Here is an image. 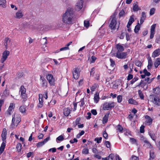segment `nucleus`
<instances>
[{"label": "nucleus", "mask_w": 160, "mask_h": 160, "mask_svg": "<svg viewBox=\"0 0 160 160\" xmlns=\"http://www.w3.org/2000/svg\"><path fill=\"white\" fill-rule=\"evenodd\" d=\"M80 102V106L81 107H83L85 104L84 101V99L83 98L81 100Z\"/></svg>", "instance_id": "obj_63"}, {"label": "nucleus", "mask_w": 160, "mask_h": 160, "mask_svg": "<svg viewBox=\"0 0 160 160\" xmlns=\"http://www.w3.org/2000/svg\"><path fill=\"white\" fill-rule=\"evenodd\" d=\"M10 52L8 50H5L2 53V55L0 60V62L3 63L7 59L9 55Z\"/></svg>", "instance_id": "obj_8"}, {"label": "nucleus", "mask_w": 160, "mask_h": 160, "mask_svg": "<svg viewBox=\"0 0 160 160\" xmlns=\"http://www.w3.org/2000/svg\"><path fill=\"white\" fill-rule=\"evenodd\" d=\"M112 18L109 24V27L112 30H115L117 28H118L119 26L118 25L116 18L115 15H113L112 16Z\"/></svg>", "instance_id": "obj_5"}, {"label": "nucleus", "mask_w": 160, "mask_h": 160, "mask_svg": "<svg viewBox=\"0 0 160 160\" xmlns=\"http://www.w3.org/2000/svg\"><path fill=\"white\" fill-rule=\"evenodd\" d=\"M0 7L4 8H7V2L6 0H0Z\"/></svg>", "instance_id": "obj_22"}, {"label": "nucleus", "mask_w": 160, "mask_h": 160, "mask_svg": "<svg viewBox=\"0 0 160 160\" xmlns=\"http://www.w3.org/2000/svg\"><path fill=\"white\" fill-rule=\"evenodd\" d=\"M146 18V13L144 12H142V16L140 20V24H142L144 22Z\"/></svg>", "instance_id": "obj_26"}, {"label": "nucleus", "mask_w": 160, "mask_h": 160, "mask_svg": "<svg viewBox=\"0 0 160 160\" xmlns=\"http://www.w3.org/2000/svg\"><path fill=\"white\" fill-rule=\"evenodd\" d=\"M130 160H139V158L138 157L134 155H132Z\"/></svg>", "instance_id": "obj_59"}, {"label": "nucleus", "mask_w": 160, "mask_h": 160, "mask_svg": "<svg viewBox=\"0 0 160 160\" xmlns=\"http://www.w3.org/2000/svg\"><path fill=\"white\" fill-rule=\"evenodd\" d=\"M144 146L147 148H152L151 144L148 141L146 142L144 144Z\"/></svg>", "instance_id": "obj_45"}, {"label": "nucleus", "mask_w": 160, "mask_h": 160, "mask_svg": "<svg viewBox=\"0 0 160 160\" xmlns=\"http://www.w3.org/2000/svg\"><path fill=\"white\" fill-rule=\"evenodd\" d=\"M116 48L118 50L117 52H121L124 50V47L121 44H118L116 45Z\"/></svg>", "instance_id": "obj_24"}, {"label": "nucleus", "mask_w": 160, "mask_h": 160, "mask_svg": "<svg viewBox=\"0 0 160 160\" xmlns=\"http://www.w3.org/2000/svg\"><path fill=\"white\" fill-rule=\"evenodd\" d=\"M84 26L86 28H88L89 26V21L87 20H85L84 21Z\"/></svg>", "instance_id": "obj_50"}, {"label": "nucleus", "mask_w": 160, "mask_h": 160, "mask_svg": "<svg viewBox=\"0 0 160 160\" xmlns=\"http://www.w3.org/2000/svg\"><path fill=\"white\" fill-rule=\"evenodd\" d=\"M102 135L104 138L107 139L108 138V134L106 131H104L102 133Z\"/></svg>", "instance_id": "obj_55"}, {"label": "nucleus", "mask_w": 160, "mask_h": 160, "mask_svg": "<svg viewBox=\"0 0 160 160\" xmlns=\"http://www.w3.org/2000/svg\"><path fill=\"white\" fill-rule=\"evenodd\" d=\"M140 24L138 22L137 25L135 26L134 29V32L135 33H137L140 29Z\"/></svg>", "instance_id": "obj_34"}, {"label": "nucleus", "mask_w": 160, "mask_h": 160, "mask_svg": "<svg viewBox=\"0 0 160 160\" xmlns=\"http://www.w3.org/2000/svg\"><path fill=\"white\" fill-rule=\"evenodd\" d=\"M40 80L41 81V85L42 87L46 88L47 86V82L44 78L41 77Z\"/></svg>", "instance_id": "obj_20"}, {"label": "nucleus", "mask_w": 160, "mask_h": 160, "mask_svg": "<svg viewBox=\"0 0 160 160\" xmlns=\"http://www.w3.org/2000/svg\"><path fill=\"white\" fill-rule=\"evenodd\" d=\"M20 121L19 117L18 115L12 116V123L10 126V128H13L17 127Z\"/></svg>", "instance_id": "obj_4"}, {"label": "nucleus", "mask_w": 160, "mask_h": 160, "mask_svg": "<svg viewBox=\"0 0 160 160\" xmlns=\"http://www.w3.org/2000/svg\"><path fill=\"white\" fill-rule=\"evenodd\" d=\"M74 13L71 9H68L62 15V21L66 24H70L72 22Z\"/></svg>", "instance_id": "obj_1"}, {"label": "nucleus", "mask_w": 160, "mask_h": 160, "mask_svg": "<svg viewBox=\"0 0 160 160\" xmlns=\"http://www.w3.org/2000/svg\"><path fill=\"white\" fill-rule=\"evenodd\" d=\"M24 14L22 10H18L16 12L14 16V17L18 19H20L23 17Z\"/></svg>", "instance_id": "obj_14"}, {"label": "nucleus", "mask_w": 160, "mask_h": 160, "mask_svg": "<svg viewBox=\"0 0 160 160\" xmlns=\"http://www.w3.org/2000/svg\"><path fill=\"white\" fill-rule=\"evenodd\" d=\"M92 152L95 154H98V151L96 148H93L92 149Z\"/></svg>", "instance_id": "obj_62"}, {"label": "nucleus", "mask_w": 160, "mask_h": 160, "mask_svg": "<svg viewBox=\"0 0 160 160\" xmlns=\"http://www.w3.org/2000/svg\"><path fill=\"white\" fill-rule=\"evenodd\" d=\"M7 136V130L6 129L4 128L3 129L2 133L1 135L2 139V142L0 148V154L2 153L4 150V148L6 146V139Z\"/></svg>", "instance_id": "obj_2"}, {"label": "nucleus", "mask_w": 160, "mask_h": 160, "mask_svg": "<svg viewBox=\"0 0 160 160\" xmlns=\"http://www.w3.org/2000/svg\"><path fill=\"white\" fill-rule=\"evenodd\" d=\"M99 99V94L98 93H96L95 95L94 98V102L96 103H98Z\"/></svg>", "instance_id": "obj_31"}, {"label": "nucleus", "mask_w": 160, "mask_h": 160, "mask_svg": "<svg viewBox=\"0 0 160 160\" xmlns=\"http://www.w3.org/2000/svg\"><path fill=\"white\" fill-rule=\"evenodd\" d=\"M145 119V124L148 125H150L152 121V119L148 115H146L144 116Z\"/></svg>", "instance_id": "obj_16"}, {"label": "nucleus", "mask_w": 160, "mask_h": 160, "mask_svg": "<svg viewBox=\"0 0 160 160\" xmlns=\"http://www.w3.org/2000/svg\"><path fill=\"white\" fill-rule=\"evenodd\" d=\"M117 130L118 132L120 133H122L123 130V127L120 125H118L116 127Z\"/></svg>", "instance_id": "obj_32"}, {"label": "nucleus", "mask_w": 160, "mask_h": 160, "mask_svg": "<svg viewBox=\"0 0 160 160\" xmlns=\"http://www.w3.org/2000/svg\"><path fill=\"white\" fill-rule=\"evenodd\" d=\"M72 42H69V43L66 45L65 47L62 48H61L59 50L60 51H66L69 49V48L68 47L69 46H70L71 44L72 43Z\"/></svg>", "instance_id": "obj_28"}, {"label": "nucleus", "mask_w": 160, "mask_h": 160, "mask_svg": "<svg viewBox=\"0 0 160 160\" xmlns=\"http://www.w3.org/2000/svg\"><path fill=\"white\" fill-rule=\"evenodd\" d=\"M109 117V114H106L102 118V123L105 124L107 122Z\"/></svg>", "instance_id": "obj_30"}, {"label": "nucleus", "mask_w": 160, "mask_h": 160, "mask_svg": "<svg viewBox=\"0 0 160 160\" xmlns=\"http://www.w3.org/2000/svg\"><path fill=\"white\" fill-rule=\"evenodd\" d=\"M116 103L113 102H105L103 105V109L104 110H108L114 108Z\"/></svg>", "instance_id": "obj_6"}, {"label": "nucleus", "mask_w": 160, "mask_h": 160, "mask_svg": "<svg viewBox=\"0 0 160 160\" xmlns=\"http://www.w3.org/2000/svg\"><path fill=\"white\" fill-rule=\"evenodd\" d=\"M160 55V49H158L155 50L152 53V57L155 58Z\"/></svg>", "instance_id": "obj_21"}, {"label": "nucleus", "mask_w": 160, "mask_h": 160, "mask_svg": "<svg viewBox=\"0 0 160 160\" xmlns=\"http://www.w3.org/2000/svg\"><path fill=\"white\" fill-rule=\"evenodd\" d=\"M152 102L155 105L160 106V96L153 95H152Z\"/></svg>", "instance_id": "obj_9"}, {"label": "nucleus", "mask_w": 160, "mask_h": 160, "mask_svg": "<svg viewBox=\"0 0 160 160\" xmlns=\"http://www.w3.org/2000/svg\"><path fill=\"white\" fill-rule=\"evenodd\" d=\"M134 16L133 15H132L130 17L129 21L128 23L127 26L128 27H130V26L131 25L132 23L134 21Z\"/></svg>", "instance_id": "obj_27"}, {"label": "nucleus", "mask_w": 160, "mask_h": 160, "mask_svg": "<svg viewBox=\"0 0 160 160\" xmlns=\"http://www.w3.org/2000/svg\"><path fill=\"white\" fill-rule=\"evenodd\" d=\"M4 45L6 49L8 48V45H11V41L9 38L7 37L5 38Z\"/></svg>", "instance_id": "obj_18"}, {"label": "nucleus", "mask_w": 160, "mask_h": 160, "mask_svg": "<svg viewBox=\"0 0 160 160\" xmlns=\"http://www.w3.org/2000/svg\"><path fill=\"white\" fill-rule=\"evenodd\" d=\"M102 139V138L101 137H100L99 138H96L94 140L95 141H96L97 143H99L101 142Z\"/></svg>", "instance_id": "obj_51"}, {"label": "nucleus", "mask_w": 160, "mask_h": 160, "mask_svg": "<svg viewBox=\"0 0 160 160\" xmlns=\"http://www.w3.org/2000/svg\"><path fill=\"white\" fill-rule=\"evenodd\" d=\"M127 55V53L126 52H117L116 54V57L119 59L125 58Z\"/></svg>", "instance_id": "obj_13"}, {"label": "nucleus", "mask_w": 160, "mask_h": 160, "mask_svg": "<svg viewBox=\"0 0 160 160\" xmlns=\"http://www.w3.org/2000/svg\"><path fill=\"white\" fill-rule=\"evenodd\" d=\"M44 26L43 25H40L38 28V29L39 31H42L44 30Z\"/></svg>", "instance_id": "obj_57"}, {"label": "nucleus", "mask_w": 160, "mask_h": 160, "mask_svg": "<svg viewBox=\"0 0 160 160\" xmlns=\"http://www.w3.org/2000/svg\"><path fill=\"white\" fill-rule=\"evenodd\" d=\"M97 85L96 84H95L94 85H93L91 87V91H92V92H93L94 91L96 88H97Z\"/></svg>", "instance_id": "obj_61"}, {"label": "nucleus", "mask_w": 160, "mask_h": 160, "mask_svg": "<svg viewBox=\"0 0 160 160\" xmlns=\"http://www.w3.org/2000/svg\"><path fill=\"white\" fill-rule=\"evenodd\" d=\"M83 0H78L76 4L75 9L78 11L81 10L83 7Z\"/></svg>", "instance_id": "obj_12"}, {"label": "nucleus", "mask_w": 160, "mask_h": 160, "mask_svg": "<svg viewBox=\"0 0 160 160\" xmlns=\"http://www.w3.org/2000/svg\"><path fill=\"white\" fill-rule=\"evenodd\" d=\"M156 11V9L155 8H152L150 9L149 12V14L150 16L153 15Z\"/></svg>", "instance_id": "obj_44"}, {"label": "nucleus", "mask_w": 160, "mask_h": 160, "mask_svg": "<svg viewBox=\"0 0 160 160\" xmlns=\"http://www.w3.org/2000/svg\"><path fill=\"white\" fill-rule=\"evenodd\" d=\"M135 64L136 66H138L139 68H140L142 65L141 62L138 61H136L135 62Z\"/></svg>", "instance_id": "obj_54"}, {"label": "nucleus", "mask_w": 160, "mask_h": 160, "mask_svg": "<svg viewBox=\"0 0 160 160\" xmlns=\"http://www.w3.org/2000/svg\"><path fill=\"white\" fill-rule=\"evenodd\" d=\"M149 135L152 140L154 141L155 140L156 138V136L155 133L152 132H150L149 133Z\"/></svg>", "instance_id": "obj_39"}, {"label": "nucleus", "mask_w": 160, "mask_h": 160, "mask_svg": "<svg viewBox=\"0 0 160 160\" xmlns=\"http://www.w3.org/2000/svg\"><path fill=\"white\" fill-rule=\"evenodd\" d=\"M152 65V61L151 58H148V64L147 66V68L148 70H149L151 69Z\"/></svg>", "instance_id": "obj_25"}, {"label": "nucleus", "mask_w": 160, "mask_h": 160, "mask_svg": "<svg viewBox=\"0 0 160 160\" xmlns=\"http://www.w3.org/2000/svg\"><path fill=\"white\" fill-rule=\"evenodd\" d=\"M133 11L135 12L138 11L139 10L138 5L136 4L134 5L133 6Z\"/></svg>", "instance_id": "obj_49"}, {"label": "nucleus", "mask_w": 160, "mask_h": 160, "mask_svg": "<svg viewBox=\"0 0 160 160\" xmlns=\"http://www.w3.org/2000/svg\"><path fill=\"white\" fill-rule=\"evenodd\" d=\"M155 157V155L154 152L152 150H151L150 152V158L149 160H152Z\"/></svg>", "instance_id": "obj_35"}, {"label": "nucleus", "mask_w": 160, "mask_h": 160, "mask_svg": "<svg viewBox=\"0 0 160 160\" xmlns=\"http://www.w3.org/2000/svg\"><path fill=\"white\" fill-rule=\"evenodd\" d=\"M91 113L90 112H88L87 113V116H86V118L87 119H90L91 118Z\"/></svg>", "instance_id": "obj_64"}, {"label": "nucleus", "mask_w": 160, "mask_h": 160, "mask_svg": "<svg viewBox=\"0 0 160 160\" xmlns=\"http://www.w3.org/2000/svg\"><path fill=\"white\" fill-rule=\"evenodd\" d=\"M106 146L107 148H110L111 147V144L110 142L108 141H105L104 143Z\"/></svg>", "instance_id": "obj_53"}, {"label": "nucleus", "mask_w": 160, "mask_h": 160, "mask_svg": "<svg viewBox=\"0 0 160 160\" xmlns=\"http://www.w3.org/2000/svg\"><path fill=\"white\" fill-rule=\"evenodd\" d=\"M144 126L143 125H142L140 128V131L141 133L144 132Z\"/></svg>", "instance_id": "obj_60"}, {"label": "nucleus", "mask_w": 160, "mask_h": 160, "mask_svg": "<svg viewBox=\"0 0 160 160\" xmlns=\"http://www.w3.org/2000/svg\"><path fill=\"white\" fill-rule=\"evenodd\" d=\"M117 102L118 103L121 102L122 100V95H118L117 97Z\"/></svg>", "instance_id": "obj_48"}, {"label": "nucleus", "mask_w": 160, "mask_h": 160, "mask_svg": "<svg viewBox=\"0 0 160 160\" xmlns=\"http://www.w3.org/2000/svg\"><path fill=\"white\" fill-rule=\"evenodd\" d=\"M143 73L144 74L141 75V77L142 78H145L146 76H149L151 75V73L148 72L146 68L143 70Z\"/></svg>", "instance_id": "obj_19"}, {"label": "nucleus", "mask_w": 160, "mask_h": 160, "mask_svg": "<svg viewBox=\"0 0 160 160\" xmlns=\"http://www.w3.org/2000/svg\"><path fill=\"white\" fill-rule=\"evenodd\" d=\"M9 95V91L7 89H6L3 92L2 96L3 97H6L8 96Z\"/></svg>", "instance_id": "obj_40"}, {"label": "nucleus", "mask_w": 160, "mask_h": 160, "mask_svg": "<svg viewBox=\"0 0 160 160\" xmlns=\"http://www.w3.org/2000/svg\"><path fill=\"white\" fill-rule=\"evenodd\" d=\"M26 89L23 86H21L19 89V94L21 97L24 101H26L27 98V95L26 93Z\"/></svg>", "instance_id": "obj_7"}, {"label": "nucleus", "mask_w": 160, "mask_h": 160, "mask_svg": "<svg viewBox=\"0 0 160 160\" xmlns=\"http://www.w3.org/2000/svg\"><path fill=\"white\" fill-rule=\"evenodd\" d=\"M15 107V104L13 103H11L8 109L7 112L9 115H11L12 112Z\"/></svg>", "instance_id": "obj_17"}, {"label": "nucleus", "mask_w": 160, "mask_h": 160, "mask_svg": "<svg viewBox=\"0 0 160 160\" xmlns=\"http://www.w3.org/2000/svg\"><path fill=\"white\" fill-rule=\"evenodd\" d=\"M82 153L83 154H88L89 153V150L87 148H84L82 150Z\"/></svg>", "instance_id": "obj_42"}, {"label": "nucleus", "mask_w": 160, "mask_h": 160, "mask_svg": "<svg viewBox=\"0 0 160 160\" xmlns=\"http://www.w3.org/2000/svg\"><path fill=\"white\" fill-rule=\"evenodd\" d=\"M39 103L38 105V108H42L43 105V102L44 99L45 100L48 98V92H45L43 94H39Z\"/></svg>", "instance_id": "obj_3"}, {"label": "nucleus", "mask_w": 160, "mask_h": 160, "mask_svg": "<svg viewBox=\"0 0 160 160\" xmlns=\"http://www.w3.org/2000/svg\"><path fill=\"white\" fill-rule=\"evenodd\" d=\"M97 58L94 56H92L89 59V60L91 63H94L96 60Z\"/></svg>", "instance_id": "obj_43"}, {"label": "nucleus", "mask_w": 160, "mask_h": 160, "mask_svg": "<svg viewBox=\"0 0 160 160\" xmlns=\"http://www.w3.org/2000/svg\"><path fill=\"white\" fill-rule=\"evenodd\" d=\"M130 141L132 144H137V140L134 138H130Z\"/></svg>", "instance_id": "obj_47"}, {"label": "nucleus", "mask_w": 160, "mask_h": 160, "mask_svg": "<svg viewBox=\"0 0 160 160\" xmlns=\"http://www.w3.org/2000/svg\"><path fill=\"white\" fill-rule=\"evenodd\" d=\"M71 110L69 108H66L63 109V113L64 115L66 116H68Z\"/></svg>", "instance_id": "obj_23"}, {"label": "nucleus", "mask_w": 160, "mask_h": 160, "mask_svg": "<svg viewBox=\"0 0 160 160\" xmlns=\"http://www.w3.org/2000/svg\"><path fill=\"white\" fill-rule=\"evenodd\" d=\"M64 139V138L62 135H61L56 138V141L57 143L59 142V141H63Z\"/></svg>", "instance_id": "obj_37"}, {"label": "nucleus", "mask_w": 160, "mask_h": 160, "mask_svg": "<svg viewBox=\"0 0 160 160\" xmlns=\"http://www.w3.org/2000/svg\"><path fill=\"white\" fill-rule=\"evenodd\" d=\"M72 73L73 78L75 79H78L80 73L79 69L77 68H74L72 71Z\"/></svg>", "instance_id": "obj_11"}, {"label": "nucleus", "mask_w": 160, "mask_h": 160, "mask_svg": "<svg viewBox=\"0 0 160 160\" xmlns=\"http://www.w3.org/2000/svg\"><path fill=\"white\" fill-rule=\"evenodd\" d=\"M160 64V59L159 58H156L154 62V65L156 68H157Z\"/></svg>", "instance_id": "obj_29"}, {"label": "nucleus", "mask_w": 160, "mask_h": 160, "mask_svg": "<svg viewBox=\"0 0 160 160\" xmlns=\"http://www.w3.org/2000/svg\"><path fill=\"white\" fill-rule=\"evenodd\" d=\"M153 92L154 93L159 94H160V87H157L153 89Z\"/></svg>", "instance_id": "obj_36"}, {"label": "nucleus", "mask_w": 160, "mask_h": 160, "mask_svg": "<svg viewBox=\"0 0 160 160\" xmlns=\"http://www.w3.org/2000/svg\"><path fill=\"white\" fill-rule=\"evenodd\" d=\"M26 107L25 106H22L20 107L19 110L21 113H24L25 112L26 110Z\"/></svg>", "instance_id": "obj_41"}, {"label": "nucleus", "mask_w": 160, "mask_h": 160, "mask_svg": "<svg viewBox=\"0 0 160 160\" xmlns=\"http://www.w3.org/2000/svg\"><path fill=\"white\" fill-rule=\"evenodd\" d=\"M110 66L112 67H113L115 65V62L112 59H110Z\"/></svg>", "instance_id": "obj_56"}, {"label": "nucleus", "mask_w": 160, "mask_h": 160, "mask_svg": "<svg viewBox=\"0 0 160 160\" xmlns=\"http://www.w3.org/2000/svg\"><path fill=\"white\" fill-rule=\"evenodd\" d=\"M47 80L51 85H54L55 81V79L53 75L51 74H48L46 75Z\"/></svg>", "instance_id": "obj_10"}, {"label": "nucleus", "mask_w": 160, "mask_h": 160, "mask_svg": "<svg viewBox=\"0 0 160 160\" xmlns=\"http://www.w3.org/2000/svg\"><path fill=\"white\" fill-rule=\"evenodd\" d=\"M156 24H153L151 26L150 29V38L151 39L152 38L155 33V29L156 27Z\"/></svg>", "instance_id": "obj_15"}, {"label": "nucleus", "mask_w": 160, "mask_h": 160, "mask_svg": "<svg viewBox=\"0 0 160 160\" xmlns=\"http://www.w3.org/2000/svg\"><path fill=\"white\" fill-rule=\"evenodd\" d=\"M138 92L140 98L142 99H143L144 98V96L141 91L140 90H139Z\"/></svg>", "instance_id": "obj_52"}, {"label": "nucleus", "mask_w": 160, "mask_h": 160, "mask_svg": "<svg viewBox=\"0 0 160 160\" xmlns=\"http://www.w3.org/2000/svg\"><path fill=\"white\" fill-rule=\"evenodd\" d=\"M45 144L44 143L42 142H39L37 144V146L38 148L42 146L43 145H44Z\"/></svg>", "instance_id": "obj_58"}, {"label": "nucleus", "mask_w": 160, "mask_h": 160, "mask_svg": "<svg viewBox=\"0 0 160 160\" xmlns=\"http://www.w3.org/2000/svg\"><path fill=\"white\" fill-rule=\"evenodd\" d=\"M22 145L20 143H18L17 144L16 146V149L17 151L18 152H21L22 149Z\"/></svg>", "instance_id": "obj_38"}, {"label": "nucleus", "mask_w": 160, "mask_h": 160, "mask_svg": "<svg viewBox=\"0 0 160 160\" xmlns=\"http://www.w3.org/2000/svg\"><path fill=\"white\" fill-rule=\"evenodd\" d=\"M129 103L135 105L138 104V103L135 100L132 99L130 98L128 100Z\"/></svg>", "instance_id": "obj_33"}, {"label": "nucleus", "mask_w": 160, "mask_h": 160, "mask_svg": "<svg viewBox=\"0 0 160 160\" xmlns=\"http://www.w3.org/2000/svg\"><path fill=\"white\" fill-rule=\"evenodd\" d=\"M115 157L114 154H111L108 157V160H113Z\"/></svg>", "instance_id": "obj_46"}]
</instances>
